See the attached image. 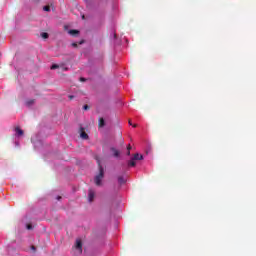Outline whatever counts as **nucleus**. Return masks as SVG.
Here are the masks:
<instances>
[{
	"label": "nucleus",
	"instance_id": "1",
	"mask_svg": "<svg viewBox=\"0 0 256 256\" xmlns=\"http://www.w3.org/2000/svg\"><path fill=\"white\" fill-rule=\"evenodd\" d=\"M99 173L94 177V183L96 187H101L103 185V179L105 177V169L101 165V162H98Z\"/></svg>",
	"mask_w": 256,
	"mask_h": 256
},
{
	"label": "nucleus",
	"instance_id": "2",
	"mask_svg": "<svg viewBox=\"0 0 256 256\" xmlns=\"http://www.w3.org/2000/svg\"><path fill=\"white\" fill-rule=\"evenodd\" d=\"M110 153H111V155H113V157H120V155H121V151H119L115 147L110 148Z\"/></svg>",
	"mask_w": 256,
	"mask_h": 256
},
{
	"label": "nucleus",
	"instance_id": "3",
	"mask_svg": "<svg viewBox=\"0 0 256 256\" xmlns=\"http://www.w3.org/2000/svg\"><path fill=\"white\" fill-rule=\"evenodd\" d=\"M95 199V191L93 189L88 190V201L89 203H93V200Z\"/></svg>",
	"mask_w": 256,
	"mask_h": 256
},
{
	"label": "nucleus",
	"instance_id": "4",
	"mask_svg": "<svg viewBox=\"0 0 256 256\" xmlns=\"http://www.w3.org/2000/svg\"><path fill=\"white\" fill-rule=\"evenodd\" d=\"M75 249H78L79 253H83V242L80 239L76 240Z\"/></svg>",
	"mask_w": 256,
	"mask_h": 256
},
{
	"label": "nucleus",
	"instance_id": "5",
	"mask_svg": "<svg viewBox=\"0 0 256 256\" xmlns=\"http://www.w3.org/2000/svg\"><path fill=\"white\" fill-rule=\"evenodd\" d=\"M80 137L81 139L87 140L89 139V134L85 132V128H80Z\"/></svg>",
	"mask_w": 256,
	"mask_h": 256
},
{
	"label": "nucleus",
	"instance_id": "6",
	"mask_svg": "<svg viewBox=\"0 0 256 256\" xmlns=\"http://www.w3.org/2000/svg\"><path fill=\"white\" fill-rule=\"evenodd\" d=\"M132 161H143V154L136 153L132 158Z\"/></svg>",
	"mask_w": 256,
	"mask_h": 256
},
{
	"label": "nucleus",
	"instance_id": "7",
	"mask_svg": "<svg viewBox=\"0 0 256 256\" xmlns=\"http://www.w3.org/2000/svg\"><path fill=\"white\" fill-rule=\"evenodd\" d=\"M15 132L18 137H22V135L24 134L23 130L19 127L15 128Z\"/></svg>",
	"mask_w": 256,
	"mask_h": 256
},
{
	"label": "nucleus",
	"instance_id": "8",
	"mask_svg": "<svg viewBox=\"0 0 256 256\" xmlns=\"http://www.w3.org/2000/svg\"><path fill=\"white\" fill-rule=\"evenodd\" d=\"M126 182H127V180H125V178L123 176H118L119 185H125Z\"/></svg>",
	"mask_w": 256,
	"mask_h": 256
},
{
	"label": "nucleus",
	"instance_id": "9",
	"mask_svg": "<svg viewBox=\"0 0 256 256\" xmlns=\"http://www.w3.org/2000/svg\"><path fill=\"white\" fill-rule=\"evenodd\" d=\"M35 103V99L26 100L25 104L27 107H31Z\"/></svg>",
	"mask_w": 256,
	"mask_h": 256
},
{
	"label": "nucleus",
	"instance_id": "10",
	"mask_svg": "<svg viewBox=\"0 0 256 256\" xmlns=\"http://www.w3.org/2000/svg\"><path fill=\"white\" fill-rule=\"evenodd\" d=\"M99 127H105V119H103V118H100L99 119Z\"/></svg>",
	"mask_w": 256,
	"mask_h": 256
},
{
	"label": "nucleus",
	"instance_id": "11",
	"mask_svg": "<svg viewBox=\"0 0 256 256\" xmlns=\"http://www.w3.org/2000/svg\"><path fill=\"white\" fill-rule=\"evenodd\" d=\"M70 35H79L78 30H69Z\"/></svg>",
	"mask_w": 256,
	"mask_h": 256
},
{
	"label": "nucleus",
	"instance_id": "12",
	"mask_svg": "<svg viewBox=\"0 0 256 256\" xmlns=\"http://www.w3.org/2000/svg\"><path fill=\"white\" fill-rule=\"evenodd\" d=\"M42 39H49V34L47 32H44L41 34Z\"/></svg>",
	"mask_w": 256,
	"mask_h": 256
},
{
	"label": "nucleus",
	"instance_id": "13",
	"mask_svg": "<svg viewBox=\"0 0 256 256\" xmlns=\"http://www.w3.org/2000/svg\"><path fill=\"white\" fill-rule=\"evenodd\" d=\"M135 165H137V162L135 161H131L128 163V167H135Z\"/></svg>",
	"mask_w": 256,
	"mask_h": 256
},
{
	"label": "nucleus",
	"instance_id": "14",
	"mask_svg": "<svg viewBox=\"0 0 256 256\" xmlns=\"http://www.w3.org/2000/svg\"><path fill=\"white\" fill-rule=\"evenodd\" d=\"M43 11H47V12L51 11V7L50 6H44Z\"/></svg>",
	"mask_w": 256,
	"mask_h": 256
},
{
	"label": "nucleus",
	"instance_id": "15",
	"mask_svg": "<svg viewBox=\"0 0 256 256\" xmlns=\"http://www.w3.org/2000/svg\"><path fill=\"white\" fill-rule=\"evenodd\" d=\"M127 155H131V144L127 146Z\"/></svg>",
	"mask_w": 256,
	"mask_h": 256
},
{
	"label": "nucleus",
	"instance_id": "16",
	"mask_svg": "<svg viewBox=\"0 0 256 256\" xmlns=\"http://www.w3.org/2000/svg\"><path fill=\"white\" fill-rule=\"evenodd\" d=\"M83 109H84V111H89L91 109V107H89V105L86 104L83 106Z\"/></svg>",
	"mask_w": 256,
	"mask_h": 256
},
{
	"label": "nucleus",
	"instance_id": "17",
	"mask_svg": "<svg viewBox=\"0 0 256 256\" xmlns=\"http://www.w3.org/2000/svg\"><path fill=\"white\" fill-rule=\"evenodd\" d=\"M51 69H52V70H54V69H59V65L53 64V65L51 66Z\"/></svg>",
	"mask_w": 256,
	"mask_h": 256
},
{
	"label": "nucleus",
	"instance_id": "18",
	"mask_svg": "<svg viewBox=\"0 0 256 256\" xmlns=\"http://www.w3.org/2000/svg\"><path fill=\"white\" fill-rule=\"evenodd\" d=\"M128 123H129V125H132V127H134V128L137 127V124H133V123L131 122V120H129Z\"/></svg>",
	"mask_w": 256,
	"mask_h": 256
},
{
	"label": "nucleus",
	"instance_id": "19",
	"mask_svg": "<svg viewBox=\"0 0 256 256\" xmlns=\"http://www.w3.org/2000/svg\"><path fill=\"white\" fill-rule=\"evenodd\" d=\"M80 81H82V83H85L87 81V79H85L84 77H81Z\"/></svg>",
	"mask_w": 256,
	"mask_h": 256
},
{
	"label": "nucleus",
	"instance_id": "20",
	"mask_svg": "<svg viewBox=\"0 0 256 256\" xmlns=\"http://www.w3.org/2000/svg\"><path fill=\"white\" fill-rule=\"evenodd\" d=\"M68 97H69V99H70V101H71V100H73V99H74V97H75V96H73V95H69Z\"/></svg>",
	"mask_w": 256,
	"mask_h": 256
},
{
	"label": "nucleus",
	"instance_id": "21",
	"mask_svg": "<svg viewBox=\"0 0 256 256\" xmlns=\"http://www.w3.org/2000/svg\"><path fill=\"white\" fill-rule=\"evenodd\" d=\"M27 229H33V226H31V224H28Z\"/></svg>",
	"mask_w": 256,
	"mask_h": 256
},
{
	"label": "nucleus",
	"instance_id": "22",
	"mask_svg": "<svg viewBox=\"0 0 256 256\" xmlns=\"http://www.w3.org/2000/svg\"><path fill=\"white\" fill-rule=\"evenodd\" d=\"M72 47H78L77 43H72Z\"/></svg>",
	"mask_w": 256,
	"mask_h": 256
},
{
	"label": "nucleus",
	"instance_id": "23",
	"mask_svg": "<svg viewBox=\"0 0 256 256\" xmlns=\"http://www.w3.org/2000/svg\"><path fill=\"white\" fill-rule=\"evenodd\" d=\"M120 145H125V141L121 140Z\"/></svg>",
	"mask_w": 256,
	"mask_h": 256
},
{
	"label": "nucleus",
	"instance_id": "24",
	"mask_svg": "<svg viewBox=\"0 0 256 256\" xmlns=\"http://www.w3.org/2000/svg\"><path fill=\"white\" fill-rule=\"evenodd\" d=\"M149 151H151V148L146 151V155H149Z\"/></svg>",
	"mask_w": 256,
	"mask_h": 256
},
{
	"label": "nucleus",
	"instance_id": "25",
	"mask_svg": "<svg viewBox=\"0 0 256 256\" xmlns=\"http://www.w3.org/2000/svg\"><path fill=\"white\" fill-rule=\"evenodd\" d=\"M57 199H58V201H61V196H58Z\"/></svg>",
	"mask_w": 256,
	"mask_h": 256
},
{
	"label": "nucleus",
	"instance_id": "26",
	"mask_svg": "<svg viewBox=\"0 0 256 256\" xmlns=\"http://www.w3.org/2000/svg\"><path fill=\"white\" fill-rule=\"evenodd\" d=\"M33 251H35V246H32Z\"/></svg>",
	"mask_w": 256,
	"mask_h": 256
},
{
	"label": "nucleus",
	"instance_id": "27",
	"mask_svg": "<svg viewBox=\"0 0 256 256\" xmlns=\"http://www.w3.org/2000/svg\"><path fill=\"white\" fill-rule=\"evenodd\" d=\"M114 37H117V34H114Z\"/></svg>",
	"mask_w": 256,
	"mask_h": 256
}]
</instances>
